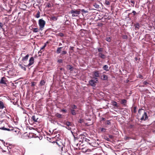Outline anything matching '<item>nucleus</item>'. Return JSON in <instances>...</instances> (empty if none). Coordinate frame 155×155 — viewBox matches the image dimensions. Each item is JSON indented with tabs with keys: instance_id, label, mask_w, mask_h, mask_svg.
Returning a JSON list of instances; mask_svg holds the SVG:
<instances>
[{
	"instance_id": "nucleus-45",
	"label": "nucleus",
	"mask_w": 155,
	"mask_h": 155,
	"mask_svg": "<svg viewBox=\"0 0 155 155\" xmlns=\"http://www.w3.org/2000/svg\"><path fill=\"white\" fill-rule=\"evenodd\" d=\"M138 77L141 79H143V76L140 74H139L138 75Z\"/></svg>"
},
{
	"instance_id": "nucleus-12",
	"label": "nucleus",
	"mask_w": 155,
	"mask_h": 155,
	"mask_svg": "<svg viewBox=\"0 0 155 155\" xmlns=\"http://www.w3.org/2000/svg\"><path fill=\"white\" fill-rule=\"evenodd\" d=\"M64 124L67 126H70L71 127H73L74 126V124L69 121L64 122Z\"/></svg>"
},
{
	"instance_id": "nucleus-3",
	"label": "nucleus",
	"mask_w": 155,
	"mask_h": 155,
	"mask_svg": "<svg viewBox=\"0 0 155 155\" xmlns=\"http://www.w3.org/2000/svg\"><path fill=\"white\" fill-rule=\"evenodd\" d=\"M46 24L45 21L42 19H39L38 20V25L40 30L42 31Z\"/></svg>"
},
{
	"instance_id": "nucleus-15",
	"label": "nucleus",
	"mask_w": 155,
	"mask_h": 155,
	"mask_svg": "<svg viewBox=\"0 0 155 155\" xmlns=\"http://www.w3.org/2000/svg\"><path fill=\"white\" fill-rule=\"evenodd\" d=\"M98 56L103 59H104L105 58V55L103 54L102 52L99 53L98 54Z\"/></svg>"
},
{
	"instance_id": "nucleus-11",
	"label": "nucleus",
	"mask_w": 155,
	"mask_h": 155,
	"mask_svg": "<svg viewBox=\"0 0 155 155\" xmlns=\"http://www.w3.org/2000/svg\"><path fill=\"white\" fill-rule=\"evenodd\" d=\"M7 81L6 78L5 77H3L2 78L0 81V83L4 85H6Z\"/></svg>"
},
{
	"instance_id": "nucleus-8",
	"label": "nucleus",
	"mask_w": 155,
	"mask_h": 155,
	"mask_svg": "<svg viewBox=\"0 0 155 155\" xmlns=\"http://www.w3.org/2000/svg\"><path fill=\"white\" fill-rule=\"evenodd\" d=\"M34 61V59L33 57H31L29 60V63L27 65H24L26 67H29L33 64Z\"/></svg>"
},
{
	"instance_id": "nucleus-10",
	"label": "nucleus",
	"mask_w": 155,
	"mask_h": 155,
	"mask_svg": "<svg viewBox=\"0 0 155 155\" xmlns=\"http://www.w3.org/2000/svg\"><path fill=\"white\" fill-rule=\"evenodd\" d=\"M0 129L3 130H6L8 131H13L14 129L12 127L11 128H7L5 127L4 126H0Z\"/></svg>"
},
{
	"instance_id": "nucleus-29",
	"label": "nucleus",
	"mask_w": 155,
	"mask_h": 155,
	"mask_svg": "<svg viewBox=\"0 0 155 155\" xmlns=\"http://www.w3.org/2000/svg\"><path fill=\"white\" fill-rule=\"evenodd\" d=\"M45 82L44 80H41V81L40 82V84L41 85H45Z\"/></svg>"
},
{
	"instance_id": "nucleus-38",
	"label": "nucleus",
	"mask_w": 155,
	"mask_h": 155,
	"mask_svg": "<svg viewBox=\"0 0 155 155\" xmlns=\"http://www.w3.org/2000/svg\"><path fill=\"white\" fill-rule=\"evenodd\" d=\"M130 2L133 4V5H132L133 6H134V4H135V1L134 0H130Z\"/></svg>"
},
{
	"instance_id": "nucleus-24",
	"label": "nucleus",
	"mask_w": 155,
	"mask_h": 155,
	"mask_svg": "<svg viewBox=\"0 0 155 155\" xmlns=\"http://www.w3.org/2000/svg\"><path fill=\"white\" fill-rule=\"evenodd\" d=\"M40 30V28H34L32 30V31L33 32H37L39 31Z\"/></svg>"
},
{
	"instance_id": "nucleus-31",
	"label": "nucleus",
	"mask_w": 155,
	"mask_h": 155,
	"mask_svg": "<svg viewBox=\"0 0 155 155\" xmlns=\"http://www.w3.org/2000/svg\"><path fill=\"white\" fill-rule=\"evenodd\" d=\"M94 5L97 8H98L99 7V5L96 3Z\"/></svg>"
},
{
	"instance_id": "nucleus-62",
	"label": "nucleus",
	"mask_w": 155,
	"mask_h": 155,
	"mask_svg": "<svg viewBox=\"0 0 155 155\" xmlns=\"http://www.w3.org/2000/svg\"><path fill=\"white\" fill-rule=\"evenodd\" d=\"M107 141H109V139L108 138H107Z\"/></svg>"
},
{
	"instance_id": "nucleus-33",
	"label": "nucleus",
	"mask_w": 155,
	"mask_h": 155,
	"mask_svg": "<svg viewBox=\"0 0 155 155\" xmlns=\"http://www.w3.org/2000/svg\"><path fill=\"white\" fill-rule=\"evenodd\" d=\"M58 35L59 36L62 37L64 36V35L63 33H60L58 34Z\"/></svg>"
},
{
	"instance_id": "nucleus-48",
	"label": "nucleus",
	"mask_w": 155,
	"mask_h": 155,
	"mask_svg": "<svg viewBox=\"0 0 155 155\" xmlns=\"http://www.w3.org/2000/svg\"><path fill=\"white\" fill-rule=\"evenodd\" d=\"M71 127L70 126H68V130H71Z\"/></svg>"
},
{
	"instance_id": "nucleus-17",
	"label": "nucleus",
	"mask_w": 155,
	"mask_h": 155,
	"mask_svg": "<svg viewBox=\"0 0 155 155\" xmlns=\"http://www.w3.org/2000/svg\"><path fill=\"white\" fill-rule=\"evenodd\" d=\"M71 114L73 115H75L76 114V111L74 109H70Z\"/></svg>"
},
{
	"instance_id": "nucleus-4",
	"label": "nucleus",
	"mask_w": 155,
	"mask_h": 155,
	"mask_svg": "<svg viewBox=\"0 0 155 155\" xmlns=\"http://www.w3.org/2000/svg\"><path fill=\"white\" fill-rule=\"evenodd\" d=\"M70 13L72 14V16L73 17H75L78 16L80 13V10H71L70 11Z\"/></svg>"
},
{
	"instance_id": "nucleus-55",
	"label": "nucleus",
	"mask_w": 155,
	"mask_h": 155,
	"mask_svg": "<svg viewBox=\"0 0 155 155\" xmlns=\"http://www.w3.org/2000/svg\"><path fill=\"white\" fill-rule=\"evenodd\" d=\"M105 130V129L103 128H102L101 129V131H103L104 130Z\"/></svg>"
},
{
	"instance_id": "nucleus-59",
	"label": "nucleus",
	"mask_w": 155,
	"mask_h": 155,
	"mask_svg": "<svg viewBox=\"0 0 155 155\" xmlns=\"http://www.w3.org/2000/svg\"><path fill=\"white\" fill-rule=\"evenodd\" d=\"M81 121H82V120L81 119H79V122L80 123H81Z\"/></svg>"
},
{
	"instance_id": "nucleus-5",
	"label": "nucleus",
	"mask_w": 155,
	"mask_h": 155,
	"mask_svg": "<svg viewBox=\"0 0 155 155\" xmlns=\"http://www.w3.org/2000/svg\"><path fill=\"white\" fill-rule=\"evenodd\" d=\"M98 81V79L95 78L93 79L90 80L89 81L90 84L92 86L94 87L96 85V83Z\"/></svg>"
},
{
	"instance_id": "nucleus-32",
	"label": "nucleus",
	"mask_w": 155,
	"mask_h": 155,
	"mask_svg": "<svg viewBox=\"0 0 155 155\" xmlns=\"http://www.w3.org/2000/svg\"><path fill=\"white\" fill-rule=\"evenodd\" d=\"M106 40L107 41L110 42L111 41V39L110 37H107L106 38Z\"/></svg>"
},
{
	"instance_id": "nucleus-50",
	"label": "nucleus",
	"mask_w": 155,
	"mask_h": 155,
	"mask_svg": "<svg viewBox=\"0 0 155 155\" xmlns=\"http://www.w3.org/2000/svg\"><path fill=\"white\" fill-rule=\"evenodd\" d=\"M132 13H133L134 15H135L136 14V12L135 11H133Z\"/></svg>"
},
{
	"instance_id": "nucleus-16",
	"label": "nucleus",
	"mask_w": 155,
	"mask_h": 155,
	"mask_svg": "<svg viewBox=\"0 0 155 155\" xmlns=\"http://www.w3.org/2000/svg\"><path fill=\"white\" fill-rule=\"evenodd\" d=\"M29 55L27 54L25 56L22 58V61H25L28 60Z\"/></svg>"
},
{
	"instance_id": "nucleus-51",
	"label": "nucleus",
	"mask_w": 155,
	"mask_h": 155,
	"mask_svg": "<svg viewBox=\"0 0 155 155\" xmlns=\"http://www.w3.org/2000/svg\"><path fill=\"white\" fill-rule=\"evenodd\" d=\"M109 137L111 139H112L113 138V136L112 135H109Z\"/></svg>"
},
{
	"instance_id": "nucleus-25",
	"label": "nucleus",
	"mask_w": 155,
	"mask_h": 155,
	"mask_svg": "<svg viewBox=\"0 0 155 155\" xmlns=\"http://www.w3.org/2000/svg\"><path fill=\"white\" fill-rule=\"evenodd\" d=\"M127 102V101L125 99H123L121 101V104L124 105H125Z\"/></svg>"
},
{
	"instance_id": "nucleus-47",
	"label": "nucleus",
	"mask_w": 155,
	"mask_h": 155,
	"mask_svg": "<svg viewBox=\"0 0 155 155\" xmlns=\"http://www.w3.org/2000/svg\"><path fill=\"white\" fill-rule=\"evenodd\" d=\"M104 79L105 80H106L107 78V76L106 75H104Z\"/></svg>"
},
{
	"instance_id": "nucleus-42",
	"label": "nucleus",
	"mask_w": 155,
	"mask_h": 155,
	"mask_svg": "<svg viewBox=\"0 0 155 155\" xmlns=\"http://www.w3.org/2000/svg\"><path fill=\"white\" fill-rule=\"evenodd\" d=\"M106 124L108 125H110L111 124V122L110 120H107V121Z\"/></svg>"
},
{
	"instance_id": "nucleus-60",
	"label": "nucleus",
	"mask_w": 155,
	"mask_h": 155,
	"mask_svg": "<svg viewBox=\"0 0 155 155\" xmlns=\"http://www.w3.org/2000/svg\"><path fill=\"white\" fill-rule=\"evenodd\" d=\"M63 127H64L65 128H66L67 129H68V126H66V127H64V126H63Z\"/></svg>"
},
{
	"instance_id": "nucleus-49",
	"label": "nucleus",
	"mask_w": 155,
	"mask_h": 155,
	"mask_svg": "<svg viewBox=\"0 0 155 155\" xmlns=\"http://www.w3.org/2000/svg\"><path fill=\"white\" fill-rule=\"evenodd\" d=\"M61 111L64 112L65 113H66L67 112V110L65 109H62L61 110Z\"/></svg>"
},
{
	"instance_id": "nucleus-37",
	"label": "nucleus",
	"mask_w": 155,
	"mask_h": 155,
	"mask_svg": "<svg viewBox=\"0 0 155 155\" xmlns=\"http://www.w3.org/2000/svg\"><path fill=\"white\" fill-rule=\"evenodd\" d=\"M81 12H84L85 13H87L88 12L87 11H85L84 9H81Z\"/></svg>"
},
{
	"instance_id": "nucleus-34",
	"label": "nucleus",
	"mask_w": 155,
	"mask_h": 155,
	"mask_svg": "<svg viewBox=\"0 0 155 155\" xmlns=\"http://www.w3.org/2000/svg\"><path fill=\"white\" fill-rule=\"evenodd\" d=\"M105 4L107 5H109L110 4V2L109 1L106 0L105 2Z\"/></svg>"
},
{
	"instance_id": "nucleus-26",
	"label": "nucleus",
	"mask_w": 155,
	"mask_h": 155,
	"mask_svg": "<svg viewBox=\"0 0 155 155\" xmlns=\"http://www.w3.org/2000/svg\"><path fill=\"white\" fill-rule=\"evenodd\" d=\"M46 4L47 5L46 6V7H47L48 8H51L52 6L50 2L47 3Z\"/></svg>"
},
{
	"instance_id": "nucleus-28",
	"label": "nucleus",
	"mask_w": 155,
	"mask_h": 155,
	"mask_svg": "<svg viewBox=\"0 0 155 155\" xmlns=\"http://www.w3.org/2000/svg\"><path fill=\"white\" fill-rule=\"evenodd\" d=\"M55 116L58 118H61L62 117V115L58 113L55 114Z\"/></svg>"
},
{
	"instance_id": "nucleus-64",
	"label": "nucleus",
	"mask_w": 155,
	"mask_h": 155,
	"mask_svg": "<svg viewBox=\"0 0 155 155\" xmlns=\"http://www.w3.org/2000/svg\"><path fill=\"white\" fill-rule=\"evenodd\" d=\"M6 145H8V143H6Z\"/></svg>"
},
{
	"instance_id": "nucleus-23",
	"label": "nucleus",
	"mask_w": 155,
	"mask_h": 155,
	"mask_svg": "<svg viewBox=\"0 0 155 155\" xmlns=\"http://www.w3.org/2000/svg\"><path fill=\"white\" fill-rule=\"evenodd\" d=\"M62 48V47H59L58 48L56 51V53L57 54L60 53L61 51V49Z\"/></svg>"
},
{
	"instance_id": "nucleus-56",
	"label": "nucleus",
	"mask_w": 155,
	"mask_h": 155,
	"mask_svg": "<svg viewBox=\"0 0 155 155\" xmlns=\"http://www.w3.org/2000/svg\"><path fill=\"white\" fill-rule=\"evenodd\" d=\"M101 119H102V120H105V118H104V117H102L101 118Z\"/></svg>"
},
{
	"instance_id": "nucleus-36",
	"label": "nucleus",
	"mask_w": 155,
	"mask_h": 155,
	"mask_svg": "<svg viewBox=\"0 0 155 155\" xmlns=\"http://www.w3.org/2000/svg\"><path fill=\"white\" fill-rule=\"evenodd\" d=\"M36 84V82H33L31 83V86H34Z\"/></svg>"
},
{
	"instance_id": "nucleus-57",
	"label": "nucleus",
	"mask_w": 155,
	"mask_h": 155,
	"mask_svg": "<svg viewBox=\"0 0 155 155\" xmlns=\"http://www.w3.org/2000/svg\"><path fill=\"white\" fill-rule=\"evenodd\" d=\"M136 107H134V112H135V113L136 112Z\"/></svg>"
},
{
	"instance_id": "nucleus-13",
	"label": "nucleus",
	"mask_w": 155,
	"mask_h": 155,
	"mask_svg": "<svg viewBox=\"0 0 155 155\" xmlns=\"http://www.w3.org/2000/svg\"><path fill=\"white\" fill-rule=\"evenodd\" d=\"M4 108H5V107L4 103L2 101H0V109H3Z\"/></svg>"
},
{
	"instance_id": "nucleus-61",
	"label": "nucleus",
	"mask_w": 155,
	"mask_h": 155,
	"mask_svg": "<svg viewBox=\"0 0 155 155\" xmlns=\"http://www.w3.org/2000/svg\"><path fill=\"white\" fill-rule=\"evenodd\" d=\"M62 45L61 44V43H60L59 45V46H60V45Z\"/></svg>"
},
{
	"instance_id": "nucleus-39",
	"label": "nucleus",
	"mask_w": 155,
	"mask_h": 155,
	"mask_svg": "<svg viewBox=\"0 0 155 155\" xmlns=\"http://www.w3.org/2000/svg\"><path fill=\"white\" fill-rule=\"evenodd\" d=\"M67 53V51H63L61 52V54H66Z\"/></svg>"
},
{
	"instance_id": "nucleus-20",
	"label": "nucleus",
	"mask_w": 155,
	"mask_h": 155,
	"mask_svg": "<svg viewBox=\"0 0 155 155\" xmlns=\"http://www.w3.org/2000/svg\"><path fill=\"white\" fill-rule=\"evenodd\" d=\"M103 69L104 70L106 71H108L109 70V69L108 68V65H105L103 67Z\"/></svg>"
},
{
	"instance_id": "nucleus-35",
	"label": "nucleus",
	"mask_w": 155,
	"mask_h": 155,
	"mask_svg": "<svg viewBox=\"0 0 155 155\" xmlns=\"http://www.w3.org/2000/svg\"><path fill=\"white\" fill-rule=\"evenodd\" d=\"M98 52L99 53L103 51V49L101 48H98Z\"/></svg>"
},
{
	"instance_id": "nucleus-9",
	"label": "nucleus",
	"mask_w": 155,
	"mask_h": 155,
	"mask_svg": "<svg viewBox=\"0 0 155 155\" xmlns=\"http://www.w3.org/2000/svg\"><path fill=\"white\" fill-rule=\"evenodd\" d=\"M31 119L33 121L35 122H38V117L37 114L33 115L32 116Z\"/></svg>"
},
{
	"instance_id": "nucleus-58",
	"label": "nucleus",
	"mask_w": 155,
	"mask_h": 155,
	"mask_svg": "<svg viewBox=\"0 0 155 155\" xmlns=\"http://www.w3.org/2000/svg\"><path fill=\"white\" fill-rule=\"evenodd\" d=\"M2 141L3 142V144H4L5 145V142L4 141H3V140H2Z\"/></svg>"
},
{
	"instance_id": "nucleus-53",
	"label": "nucleus",
	"mask_w": 155,
	"mask_h": 155,
	"mask_svg": "<svg viewBox=\"0 0 155 155\" xmlns=\"http://www.w3.org/2000/svg\"><path fill=\"white\" fill-rule=\"evenodd\" d=\"M2 26H3L1 22H0V28H2Z\"/></svg>"
},
{
	"instance_id": "nucleus-6",
	"label": "nucleus",
	"mask_w": 155,
	"mask_h": 155,
	"mask_svg": "<svg viewBox=\"0 0 155 155\" xmlns=\"http://www.w3.org/2000/svg\"><path fill=\"white\" fill-rule=\"evenodd\" d=\"M90 145L92 147H98L99 145V144L97 142H96L95 140L92 139L91 141V143H90Z\"/></svg>"
},
{
	"instance_id": "nucleus-40",
	"label": "nucleus",
	"mask_w": 155,
	"mask_h": 155,
	"mask_svg": "<svg viewBox=\"0 0 155 155\" xmlns=\"http://www.w3.org/2000/svg\"><path fill=\"white\" fill-rule=\"evenodd\" d=\"M122 38L123 39H127L128 38V37L126 35H124L122 36Z\"/></svg>"
},
{
	"instance_id": "nucleus-44",
	"label": "nucleus",
	"mask_w": 155,
	"mask_h": 155,
	"mask_svg": "<svg viewBox=\"0 0 155 155\" xmlns=\"http://www.w3.org/2000/svg\"><path fill=\"white\" fill-rule=\"evenodd\" d=\"M143 84L146 85H147V84H148V83L146 81H144L143 82Z\"/></svg>"
},
{
	"instance_id": "nucleus-54",
	"label": "nucleus",
	"mask_w": 155,
	"mask_h": 155,
	"mask_svg": "<svg viewBox=\"0 0 155 155\" xmlns=\"http://www.w3.org/2000/svg\"><path fill=\"white\" fill-rule=\"evenodd\" d=\"M5 123L4 122H1V121H0V124L4 125V124Z\"/></svg>"
},
{
	"instance_id": "nucleus-19",
	"label": "nucleus",
	"mask_w": 155,
	"mask_h": 155,
	"mask_svg": "<svg viewBox=\"0 0 155 155\" xmlns=\"http://www.w3.org/2000/svg\"><path fill=\"white\" fill-rule=\"evenodd\" d=\"M67 68L68 69H69L71 71H72L73 70V67L72 66L70 65H67Z\"/></svg>"
},
{
	"instance_id": "nucleus-52",
	"label": "nucleus",
	"mask_w": 155,
	"mask_h": 155,
	"mask_svg": "<svg viewBox=\"0 0 155 155\" xmlns=\"http://www.w3.org/2000/svg\"><path fill=\"white\" fill-rule=\"evenodd\" d=\"M140 26V25L139 24H136V27L137 28H138Z\"/></svg>"
},
{
	"instance_id": "nucleus-43",
	"label": "nucleus",
	"mask_w": 155,
	"mask_h": 155,
	"mask_svg": "<svg viewBox=\"0 0 155 155\" xmlns=\"http://www.w3.org/2000/svg\"><path fill=\"white\" fill-rule=\"evenodd\" d=\"M46 46V44H45V45H44V46H43L41 48V50H42L43 49H44L45 47Z\"/></svg>"
},
{
	"instance_id": "nucleus-27",
	"label": "nucleus",
	"mask_w": 155,
	"mask_h": 155,
	"mask_svg": "<svg viewBox=\"0 0 155 155\" xmlns=\"http://www.w3.org/2000/svg\"><path fill=\"white\" fill-rule=\"evenodd\" d=\"M40 12L39 11H38L36 15L35 16V17L37 18H39L40 16Z\"/></svg>"
},
{
	"instance_id": "nucleus-2",
	"label": "nucleus",
	"mask_w": 155,
	"mask_h": 155,
	"mask_svg": "<svg viewBox=\"0 0 155 155\" xmlns=\"http://www.w3.org/2000/svg\"><path fill=\"white\" fill-rule=\"evenodd\" d=\"M61 139H59L56 140V141H53V143L54 145H57L60 148H61V150H63L64 145Z\"/></svg>"
},
{
	"instance_id": "nucleus-41",
	"label": "nucleus",
	"mask_w": 155,
	"mask_h": 155,
	"mask_svg": "<svg viewBox=\"0 0 155 155\" xmlns=\"http://www.w3.org/2000/svg\"><path fill=\"white\" fill-rule=\"evenodd\" d=\"M71 132L72 134H73V135L74 137V140H78V138L75 137L74 135L73 134V132L72 131H71Z\"/></svg>"
},
{
	"instance_id": "nucleus-22",
	"label": "nucleus",
	"mask_w": 155,
	"mask_h": 155,
	"mask_svg": "<svg viewBox=\"0 0 155 155\" xmlns=\"http://www.w3.org/2000/svg\"><path fill=\"white\" fill-rule=\"evenodd\" d=\"M18 65L23 70L25 71H26V68L25 66H23L21 64H19Z\"/></svg>"
},
{
	"instance_id": "nucleus-46",
	"label": "nucleus",
	"mask_w": 155,
	"mask_h": 155,
	"mask_svg": "<svg viewBox=\"0 0 155 155\" xmlns=\"http://www.w3.org/2000/svg\"><path fill=\"white\" fill-rule=\"evenodd\" d=\"M58 62L59 63H62V60L61 59H60L58 60Z\"/></svg>"
},
{
	"instance_id": "nucleus-30",
	"label": "nucleus",
	"mask_w": 155,
	"mask_h": 155,
	"mask_svg": "<svg viewBox=\"0 0 155 155\" xmlns=\"http://www.w3.org/2000/svg\"><path fill=\"white\" fill-rule=\"evenodd\" d=\"M51 19L52 20L56 21L57 20V18L56 17L53 16L51 17Z\"/></svg>"
},
{
	"instance_id": "nucleus-14",
	"label": "nucleus",
	"mask_w": 155,
	"mask_h": 155,
	"mask_svg": "<svg viewBox=\"0 0 155 155\" xmlns=\"http://www.w3.org/2000/svg\"><path fill=\"white\" fill-rule=\"evenodd\" d=\"M111 103L112 105H113L114 106L116 107L117 108L119 106L118 105L117 102L116 101H112L111 102Z\"/></svg>"
},
{
	"instance_id": "nucleus-7",
	"label": "nucleus",
	"mask_w": 155,
	"mask_h": 155,
	"mask_svg": "<svg viewBox=\"0 0 155 155\" xmlns=\"http://www.w3.org/2000/svg\"><path fill=\"white\" fill-rule=\"evenodd\" d=\"M81 138L82 139V141L83 142H86L87 143H88L90 145V143H91V141L92 139L89 140L88 139L86 138L84 136L82 135Z\"/></svg>"
},
{
	"instance_id": "nucleus-21",
	"label": "nucleus",
	"mask_w": 155,
	"mask_h": 155,
	"mask_svg": "<svg viewBox=\"0 0 155 155\" xmlns=\"http://www.w3.org/2000/svg\"><path fill=\"white\" fill-rule=\"evenodd\" d=\"M77 107L76 105L74 104H72L71 105V108L70 109H77Z\"/></svg>"
},
{
	"instance_id": "nucleus-18",
	"label": "nucleus",
	"mask_w": 155,
	"mask_h": 155,
	"mask_svg": "<svg viewBox=\"0 0 155 155\" xmlns=\"http://www.w3.org/2000/svg\"><path fill=\"white\" fill-rule=\"evenodd\" d=\"M94 76L96 77H99V73L98 71H95L94 72Z\"/></svg>"
},
{
	"instance_id": "nucleus-63",
	"label": "nucleus",
	"mask_w": 155,
	"mask_h": 155,
	"mask_svg": "<svg viewBox=\"0 0 155 155\" xmlns=\"http://www.w3.org/2000/svg\"><path fill=\"white\" fill-rule=\"evenodd\" d=\"M6 151L5 150H3V152H5Z\"/></svg>"
},
{
	"instance_id": "nucleus-1",
	"label": "nucleus",
	"mask_w": 155,
	"mask_h": 155,
	"mask_svg": "<svg viewBox=\"0 0 155 155\" xmlns=\"http://www.w3.org/2000/svg\"><path fill=\"white\" fill-rule=\"evenodd\" d=\"M138 113L140 115L141 114H143L142 117L140 118L141 120H146L148 119V117L147 115V113L143 109H139L138 110Z\"/></svg>"
}]
</instances>
